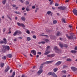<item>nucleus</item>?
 Returning <instances> with one entry per match:
<instances>
[{
    "mask_svg": "<svg viewBox=\"0 0 77 77\" xmlns=\"http://www.w3.org/2000/svg\"><path fill=\"white\" fill-rule=\"evenodd\" d=\"M5 48L6 49V50H9L10 49V47L9 46H5Z\"/></svg>",
    "mask_w": 77,
    "mask_h": 77,
    "instance_id": "dca6fc26",
    "label": "nucleus"
},
{
    "mask_svg": "<svg viewBox=\"0 0 77 77\" xmlns=\"http://www.w3.org/2000/svg\"><path fill=\"white\" fill-rule=\"evenodd\" d=\"M60 33L59 32H57V36H60Z\"/></svg>",
    "mask_w": 77,
    "mask_h": 77,
    "instance_id": "e433bc0d",
    "label": "nucleus"
},
{
    "mask_svg": "<svg viewBox=\"0 0 77 77\" xmlns=\"http://www.w3.org/2000/svg\"><path fill=\"white\" fill-rule=\"evenodd\" d=\"M7 56L9 58H11L12 57V55L11 54H8L7 55Z\"/></svg>",
    "mask_w": 77,
    "mask_h": 77,
    "instance_id": "4be33fe9",
    "label": "nucleus"
},
{
    "mask_svg": "<svg viewBox=\"0 0 77 77\" xmlns=\"http://www.w3.org/2000/svg\"><path fill=\"white\" fill-rule=\"evenodd\" d=\"M26 32L27 33H28V34H30V31H29V30H27Z\"/></svg>",
    "mask_w": 77,
    "mask_h": 77,
    "instance_id": "37998d69",
    "label": "nucleus"
},
{
    "mask_svg": "<svg viewBox=\"0 0 77 77\" xmlns=\"http://www.w3.org/2000/svg\"><path fill=\"white\" fill-rule=\"evenodd\" d=\"M45 35L40 34L39 35L40 36H45Z\"/></svg>",
    "mask_w": 77,
    "mask_h": 77,
    "instance_id": "49530a36",
    "label": "nucleus"
},
{
    "mask_svg": "<svg viewBox=\"0 0 77 77\" xmlns=\"http://www.w3.org/2000/svg\"><path fill=\"white\" fill-rule=\"evenodd\" d=\"M67 61H69V62H71L72 60L71 59L69 58H68L67 60Z\"/></svg>",
    "mask_w": 77,
    "mask_h": 77,
    "instance_id": "f704fd0d",
    "label": "nucleus"
},
{
    "mask_svg": "<svg viewBox=\"0 0 77 77\" xmlns=\"http://www.w3.org/2000/svg\"><path fill=\"white\" fill-rule=\"evenodd\" d=\"M47 32H50V30H46Z\"/></svg>",
    "mask_w": 77,
    "mask_h": 77,
    "instance_id": "e2e57ef3",
    "label": "nucleus"
},
{
    "mask_svg": "<svg viewBox=\"0 0 77 77\" xmlns=\"http://www.w3.org/2000/svg\"><path fill=\"white\" fill-rule=\"evenodd\" d=\"M8 33L9 34H10V33H11V31H9V32H8Z\"/></svg>",
    "mask_w": 77,
    "mask_h": 77,
    "instance_id": "69168bd1",
    "label": "nucleus"
},
{
    "mask_svg": "<svg viewBox=\"0 0 77 77\" xmlns=\"http://www.w3.org/2000/svg\"><path fill=\"white\" fill-rule=\"evenodd\" d=\"M6 0H3L2 3L4 5H5L6 3Z\"/></svg>",
    "mask_w": 77,
    "mask_h": 77,
    "instance_id": "bb28decb",
    "label": "nucleus"
},
{
    "mask_svg": "<svg viewBox=\"0 0 77 77\" xmlns=\"http://www.w3.org/2000/svg\"><path fill=\"white\" fill-rule=\"evenodd\" d=\"M53 61H48L45 62V64H49V63H53Z\"/></svg>",
    "mask_w": 77,
    "mask_h": 77,
    "instance_id": "f8f14e48",
    "label": "nucleus"
},
{
    "mask_svg": "<svg viewBox=\"0 0 77 77\" xmlns=\"http://www.w3.org/2000/svg\"><path fill=\"white\" fill-rule=\"evenodd\" d=\"M63 68H65V69H66L68 68V67H67V66H66V65H64L63 66Z\"/></svg>",
    "mask_w": 77,
    "mask_h": 77,
    "instance_id": "7c9ffc66",
    "label": "nucleus"
},
{
    "mask_svg": "<svg viewBox=\"0 0 77 77\" xmlns=\"http://www.w3.org/2000/svg\"><path fill=\"white\" fill-rule=\"evenodd\" d=\"M70 52H71L72 53H74V54H75L76 53L77 51L75 50H71L70 51Z\"/></svg>",
    "mask_w": 77,
    "mask_h": 77,
    "instance_id": "a211bd4d",
    "label": "nucleus"
},
{
    "mask_svg": "<svg viewBox=\"0 0 77 77\" xmlns=\"http://www.w3.org/2000/svg\"><path fill=\"white\" fill-rule=\"evenodd\" d=\"M73 12L74 15H77V10H75V9L73 10Z\"/></svg>",
    "mask_w": 77,
    "mask_h": 77,
    "instance_id": "9d476101",
    "label": "nucleus"
},
{
    "mask_svg": "<svg viewBox=\"0 0 77 77\" xmlns=\"http://www.w3.org/2000/svg\"><path fill=\"white\" fill-rule=\"evenodd\" d=\"M58 9H60V10H65L66 9V8L64 6H60L58 8Z\"/></svg>",
    "mask_w": 77,
    "mask_h": 77,
    "instance_id": "7ed1b4c3",
    "label": "nucleus"
},
{
    "mask_svg": "<svg viewBox=\"0 0 77 77\" xmlns=\"http://www.w3.org/2000/svg\"><path fill=\"white\" fill-rule=\"evenodd\" d=\"M58 70V68H56L54 69V71L55 72H57Z\"/></svg>",
    "mask_w": 77,
    "mask_h": 77,
    "instance_id": "5701e85b",
    "label": "nucleus"
},
{
    "mask_svg": "<svg viewBox=\"0 0 77 77\" xmlns=\"http://www.w3.org/2000/svg\"><path fill=\"white\" fill-rule=\"evenodd\" d=\"M7 16L8 17V18H9V19H10V20H11V17H9V15H7Z\"/></svg>",
    "mask_w": 77,
    "mask_h": 77,
    "instance_id": "a19ab883",
    "label": "nucleus"
},
{
    "mask_svg": "<svg viewBox=\"0 0 77 77\" xmlns=\"http://www.w3.org/2000/svg\"><path fill=\"white\" fill-rule=\"evenodd\" d=\"M27 40L28 41H30L31 40V38H30L28 37L27 38Z\"/></svg>",
    "mask_w": 77,
    "mask_h": 77,
    "instance_id": "a878e982",
    "label": "nucleus"
},
{
    "mask_svg": "<svg viewBox=\"0 0 77 77\" xmlns=\"http://www.w3.org/2000/svg\"><path fill=\"white\" fill-rule=\"evenodd\" d=\"M20 2H21V3H24V1L23 0H20Z\"/></svg>",
    "mask_w": 77,
    "mask_h": 77,
    "instance_id": "052dcab7",
    "label": "nucleus"
},
{
    "mask_svg": "<svg viewBox=\"0 0 77 77\" xmlns=\"http://www.w3.org/2000/svg\"><path fill=\"white\" fill-rule=\"evenodd\" d=\"M52 75L53 76V77H54V76H55L56 75V73L53 72L52 73Z\"/></svg>",
    "mask_w": 77,
    "mask_h": 77,
    "instance_id": "79ce46f5",
    "label": "nucleus"
},
{
    "mask_svg": "<svg viewBox=\"0 0 77 77\" xmlns=\"http://www.w3.org/2000/svg\"><path fill=\"white\" fill-rule=\"evenodd\" d=\"M50 37L51 38V39H53V36L51 35H50Z\"/></svg>",
    "mask_w": 77,
    "mask_h": 77,
    "instance_id": "c03bdc74",
    "label": "nucleus"
},
{
    "mask_svg": "<svg viewBox=\"0 0 77 77\" xmlns=\"http://www.w3.org/2000/svg\"><path fill=\"white\" fill-rule=\"evenodd\" d=\"M42 44H45V42H41Z\"/></svg>",
    "mask_w": 77,
    "mask_h": 77,
    "instance_id": "8fccbe9b",
    "label": "nucleus"
},
{
    "mask_svg": "<svg viewBox=\"0 0 77 77\" xmlns=\"http://www.w3.org/2000/svg\"><path fill=\"white\" fill-rule=\"evenodd\" d=\"M55 6H59V5L57 3H56L55 5Z\"/></svg>",
    "mask_w": 77,
    "mask_h": 77,
    "instance_id": "09e8293b",
    "label": "nucleus"
},
{
    "mask_svg": "<svg viewBox=\"0 0 77 77\" xmlns=\"http://www.w3.org/2000/svg\"><path fill=\"white\" fill-rule=\"evenodd\" d=\"M5 31H6V28H4L3 32H5Z\"/></svg>",
    "mask_w": 77,
    "mask_h": 77,
    "instance_id": "5fc2aeb1",
    "label": "nucleus"
},
{
    "mask_svg": "<svg viewBox=\"0 0 77 77\" xmlns=\"http://www.w3.org/2000/svg\"><path fill=\"white\" fill-rule=\"evenodd\" d=\"M45 36H46V38H48V35H45Z\"/></svg>",
    "mask_w": 77,
    "mask_h": 77,
    "instance_id": "4d7b16f0",
    "label": "nucleus"
},
{
    "mask_svg": "<svg viewBox=\"0 0 77 77\" xmlns=\"http://www.w3.org/2000/svg\"><path fill=\"white\" fill-rule=\"evenodd\" d=\"M61 63L62 62H61V61H59L57 62L56 64H55V66H58V65H60Z\"/></svg>",
    "mask_w": 77,
    "mask_h": 77,
    "instance_id": "1a4fd4ad",
    "label": "nucleus"
},
{
    "mask_svg": "<svg viewBox=\"0 0 77 77\" xmlns=\"http://www.w3.org/2000/svg\"><path fill=\"white\" fill-rule=\"evenodd\" d=\"M56 52V53H60V50H59V49H57V50H56L55 51Z\"/></svg>",
    "mask_w": 77,
    "mask_h": 77,
    "instance_id": "c85d7f7f",
    "label": "nucleus"
},
{
    "mask_svg": "<svg viewBox=\"0 0 77 77\" xmlns=\"http://www.w3.org/2000/svg\"><path fill=\"white\" fill-rule=\"evenodd\" d=\"M31 52L32 53H33L35 55H36V51L35 50H32L31 51Z\"/></svg>",
    "mask_w": 77,
    "mask_h": 77,
    "instance_id": "4468645a",
    "label": "nucleus"
},
{
    "mask_svg": "<svg viewBox=\"0 0 77 77\" xmlns=\"http://www.w3.org/2000/svg\"><path fill=\"white\" fill-rule=\"evenodd\" d=\"M25 2L26 5H29V2L28 1H26Z\"/></svg>",
    "mask_w": 77,
    "mask_h": 77,
    "instance_id": "473e14b6",
    "label": "nucleus"
},
{
    "mask_svg": "<svg viewBox=\"0 0 77 77\" xmlns=\"http://www.w3.org/2000/svg\"><path fill=\"white\" fill-rule=\"evenodd\" d=\"M19 33H20V32L18 31H17L14 32V34H13V35L14 36H15L16 35H19Z\"/></svg>",
    "mask_w": 77,
    "mask_h": 77,
    "instance_id": "39448f33",
    "label": "nucleus"
},
{
    "mask_svg": "<svg viewBox=\"0 0 77 77\" xmlns=\"http://www.w3.org/2000/svg\"><path fill=\"white\" fill-rule=\"evenodd\" d=\"M2 51H3V52H5L6 51V46L5 45H2Z\"/></svg>",
    "mask_w": 77,
    "mask_h": 77,
    "instance_id": "20e7f679",
    "label": "nucleus"
},
{
    "mask_svg": "<svg viewBox=\"0 0 77 77\" xmlns=\"http://www.w3.org/2000/svg\"><path fill=\"white\" fill-rule=\"evenodd\" d=\"M45 41L46 42L48 43V42L49 40L48 39H46L45 40Z\"/></svg>",
    "mask_w": 77,
    "mask_h": 77,
    "instance_id": "c9c22d12",
    "label": "nucleus"
},
{
    "mask_svg": "<svg viewBox=\"0 0 77 77\" xmlns=\"http://www.w3.org/2000/svg\"><path fill=\"white\" fill-rule=\"evenodd\" d=\"M22 9L23 11H24V9H25V8L24 7H23V8H22Z\"/></svg>",
    "mask_w": 77,
    "mask_h": 77,
    "instance_id": "680f3d73",
    "label": "nucleus"
},
{
    "mask_svg": "<svg viewBox=\"0 0 77 77\" xmlns=\"http://www.w3.org/2000/svg\"><path fill=\"white\" fill-rule=\"evenodd\" d=\"M14 12L15 14H19V12H17V11H15Z\"/></svg>",
    "mask_w": 77,
    "mask_h": 77,
    "instance_id": "6e6d98bb",
    "label": "nucleus"
},
{
    "mask_svg": "<svg viewBox=\"0 0 77 77\" xmlns=\"http://www.w3.org/2000/svg\"><path fill=\"white\" fill-rule=\"evenodd\" d=\"M32 9H35V6H32Z\"/></svg>",
    "mask_w": 77,
    "mask_h": 77,
    "instance_id": "338daca9",
    "label": "nucleus"
},
{
    "mask_svg": "<svg viewBox=\"0 0 77 77\" xmlns=\"http://www.w3.org/2000/svg\"><path fill=\"white\" fill-rule=\"evenodd\" d=\"M20 26H21L24 28V27H25V25L23 23H20Z\"/></svg>",
    "mask_w": 77,
    "mask_h": 77,
    "instance_id": "aec40b11",
    "label": "nucleus"
},
{
    "mask_svg": "<svg viewBox=\"0 0 77 77\" xmlns=\"http://www.w3.org/2000/svg\"><path fill=\"white\" fill-rule=\"evenodd\" d=\"M43 68V65L42 64L40 66V69H42Z\"/></svg>",
    "mask_w": 77,
    "mask_h": 77,
    "instance_id": "58836bf2",
    "label": "nucleus"
},
{
    "mask_svg": "<svg viewBox=\"0 0 77 77\" xmlns=\"http://www.w3.org/2000/svg\"><path fill=\"white\" fill-rule=\"evenodd\" d=\"M26 10L27 11H30V10L29 9L28 7H27Z\"/></svg>",
    "mask_w": 77,
    "mask_h": 77,
    "instance_id": "a18cd8bd",
    "label": "nucleus"
},
{
    "mask_svg": "<svg viewBox=\"0 0 77 77\" xmlns=\"http://www.w3.org/2000/svg\"><path fill=\"white\" fill-rule=\"evenodd\" d=\"M10 68H9V66H7L6 68V69H5V72H8V70L10 69Z\"/></svg>",
    "mask_w": 77,
    "mask_h": 77,
    "instance_id": "ddd939ff",
    "label": "nucleus"
},
{
    "mask_svg": "<svg viewBox=\"0 0 77 77\" xmlns=\"http://www.w3.org/2000/svg\"><path fill=\"white\" fill-rule=\"evenodd\" d=\"M38 44H42L41 42H38Z\"/></svg>",
    "mask_w": 77,
    "mask_h": 77,
    "instance_id": "0e129e2a",
    "label": "nucleus"
},
{
    "mask_svg": "<svg viewBox=\"0 0 77 77\" xmlns=\"http://www.w3.org/2000/svg\"><path fill=\"white\" fill-rule=\"evenodd\" d=\"M75 50H77V46H76L75 47Z\"/></svg>",
    "mask_w": 77,
    "mask_h": 77,
    "instance_id": "13d9d810",
    "label": "nucleus"
},
{
    "mask_svg": "<svg viewBox=\"0 0 77 77\" xmlns=\"http://www.w3.org/2000/svg\"><path fill=\"white\" fill-rule=\"evenodd\" d=\"M62 22H63V23H66V22H65V19L63 18H62Z\"/></svg>",
    "mask_w": 77,
    "mask_h": 77,
    "instance_id": "393cba45",
    "label": "nucleus"
},
{
    "mask_svg": "<svg viewBox=\"0 0 77 77\" xmlns=\"http://www.w3.org/2000/svg\"><path fill=\"white\" fill-rule=\"evenodd\" d=\"M66 75H63L62 77H66Z\"/></svg>",
    "mask_w": 77,
    "mask_h": 77,
    "instance_id": "774afa93",
    "label": "nucleus"
},
{
    "mask_svg": "<svg viewBox=\"0 0 77 77\" xmlns=\"http://www.w3.org/2000/svg\"><path fill=\"white\" fill-rule=\"evenodd\" d=\"M57 22L56 20H54L53 21V23L54 24H56V23H57Z\"/></svg>",
    "mask_w": 77,
    "mask_h": 77,
    "instance_id": "c756f323",
    "label": "nucleus"
},
{
    "mask_svg": "<svg viewBox=\"0 0 77 77\" xmlns=\"http://www.w3.org/2000/svg\"><path fill=\"white\" fill-rule=\"evenodd\" d=\"M63 47H65L66 48H67L68 47V45L66 44H64Z\"/></svg>",
    "mask_w": 77,
    "mask_h": 77,
    "instance_id": "cd10ccee",
    "label": "nucleus"
},
{
    "mask_svg": "<svg viewBox=\"0 0 77 77\" xmlns=\"http://www.w3.org/2000/svg\"><path fill=\"white\" fill-rule=\"evenodd\" d=\"M38 54H39L40 55H41V52H39L38 53Z\"/></svg>",
    "mask_w": 77,
    "mask_h": 77,
    "instance_id": "3c124183",
    "label": "nucleus"
},
{
    "mask_svg": "<svg viewBox=\"0 0 77 77\" xmlns=\"http://www.w3.org/2000/svg\"><path fill=\"white\" fill-rule=\"evenodd\" d=\"M54 48L55 50L56 51L57 50V49H59V48H57V46H55L54 47Z\"/></svg>",
    "mask_w": 77,
    "mask_h": 77,
    "instance_id": "72a5a7b5",
    "label": "nucleus"
},
{
    "mask_svg": "<svg viewBox=\"0 0 77 77\" xmlns=\"http://www.w3.org/2000/svg\"><path fill=\"white\" fill-rule=\"evenodd\" d=\"M66 36L68 39H73V36H68L67 34H66Z\"/></svg>",
    "mask_w": 77,
    "mask_h": 77,
    "instance_id": "423d86ee",
    "label": "nucleus"
},
{
    "mask_svg": "<svg viewBox=\"0 0 77 77\" xmlns=\"http://www.w3.org/2000/svg\"><path fill=\"white\" fill-rule=\"evenodd\" d=\"M55 56V54H50L47 55V57H53L54 56Z\"/></svg>",
    "mask_w": 77,
    "mask_h": 77,
    "instance_id": "0eeeda50",
    "label": "nucleus"
},
{
    "mask_svg": "<svg viewBox=\"0 0 77 77\" xmlns=\"http://www.w3.org/2000/svg\"><path fill=\"white\" fill-rule=\"evenodd\" d=\"M42 72H43V70H42V69H41L37 72V74L38 75H40Z\"/></svg>",
    "mask_w": 77,
    "mask_h": 77,
    "instance_id": "9b49d317",
    "label": "nucleus"
},
{
    "mask_svg": "<svg viewBox=\"0 0 77 77\" xmlns=\"http://www.w3.org/2000/svg\"><path fill=\"white\" fill-rule=\"evenodd\" d=\"M52 3H53V1H51L50 2V5H52Z\"/></svg>",
    "mask_w": 77,
    "mask_h": 77,
    "instance_id": "bf43d9fd",
    "label": "nucleus"
},
{
    "mask_svg": "<svg viewBox=\"0 0 77 77\" xmlns=\"http://www.w3.org/2000/svg\"><path fill=\"white\" fill-rule=\"evenodd\" d=\"M64 44H63V43H60L59 45V46H60V47L61 48H62V47H63V45Z\"/></svg>",
    "mask_w": 77,
    "mask_h": 77,
    "instance_id": "412c9836",
    "label": "nucleus"
},
{
    "mask_svg": "<svg viewBox=\"0 0 77 77\" xmlns=\"http://www.w3.org/2000/svg\"><path fill=\"white\" fill-rule=\"evenodd\" d=\"M62 72H64V73H66V70H64L62 71Z\"/></svg>",
    "mask_w": 77,
    "mask_h": 77,
    "instance_id": "864d4df0",
    "label": "nucleus"
},
{
    "mask_svg": "<svg viewBox=\"0 0 77 77\" xmlns=\"http://www.w3.org/2000/svg\"><path fill=\"white\" fill-rule=\"evenodd\" d=\"M39 10V8H37L35 11V12L36 13L37 12H38V11Z\"/></svg>",
    "mask_w": 77,
    "mask_h": 77,
    "instance_id": "2f4dec72",
    "label": "nucleus"
},
{
    "mask_svg": "<svg viewBox=\"0 0 77 77\" xmlns=\"http://www.w3.org/2000/svg\"><path fill=\"white\" fill-rule=\"evenodd\" d=\"M3 40L4 41L2 40L0 41V44H3L4 43L5 44H7V41L6 40V39L5 38H4L3 39Z\"/></svg>",
    "mask_w": 77,
    "mask_h": 77,
    "instance_id": "f03ea898",
    "label": "nucleus"
},
{
    "mask_svg": "<svg viewBox=\"0 0 77 77\" xmlns=\"http://www.w3.org/2000/svg\"><path fill=\"white\" fill-rule=\"evenodd\" d=\"M50 46H48L47 47V49L45 51V53H44V55H47V54L50 53L51 52L50 51H48L50 50Z\"/></svg>",
    "mask_w": 77,
    "mask_h": 77,
    "instance_id": "f257e3e1",
    "label": "nucleus"
},
{
    "mask_svg": "<svg viewBox=\"0 0 77 77\" xmlns=\"http://www.w3.org/2000/svg\"><path fill=\"white\" fill-rule=\"evenodd\" d=\"M52 74V73L51 72H49L48 73V75H51Z\"/></svg>",
    "mask_w": 77,
    "mask_h": 77,
    "instance_id": "4c0bfd02",
    "label": "nucleus"
},
{
    "mask_svg": "<svg viewBox=\"0 0 77 77\" xmlns=\"http://www.w3.org/2000/svg\"><path fill=\"white\" fill-rule=\"evenodd\" d=\"M47 14H48V15H50V14H51V16H52V13H51V11H48V12H47Z\"/></svg>",
    "mask_w": 77,
    "mask_h": 77,
    "instance_id": "2eb2a0df",
    "label": "nucleus"
},
{
    "mask_svg": "<svg viewBox=\"0 0 77 77\" xmlns=\"http://www.w3.org/2000/svg\"><path fill=\"white\" fill-rule=\"evenodd\" d=\"M21 20H22V21H25L26 20V17H21Z\"/></svg>",
    "mask_w": 77,
    "mask_h": 77,
    "instance_id": "6ab92c4d",
    "label": "nucleus"
},
{
    "mask_svg": "<svg viewBox=\"0 0 77 77\" xmlns=\"http://www.w3.org/2000/svg\"><path fill=\"white\" fill-rule=\"evenodd\" d=\"M70 35L71 36H73V37H74V36H75V35H74V34L73 33L71 32L70 33Z\"/></svg>",
    "mask_w": 77,
    "mask_h": 77,
    "instance_id": "b1692460",
    "label": "nucleus"
},
{
    "mask_svg": "<svg viewBox=\"0 0 77 77\" xmlns=\"http://www.w3.org/2000/svg\"><path fill=\"white\" fill-rule=\"evenodd\" d=\"M12 6L14 8H15V7H16V5H13Z\"/></svg>",
    "mask_w": 77,
    "mask_h": 77,
    "instance_id": "603ef678",
    "label": "nucleus"
},
{
    "mask_svg": "<svg viewBox=\"0 0 77 77\" xmlns=\"http://www.w3.org/2000/svg\"><path fill=\"white\" fill-rule=\"evenodd\" d=\"M33 38H34V39H36V36L35 35H33Z\"/></svg>",
    "mask_w": 77,
    "mask_h": 77,
    "instance_id": "de8ad7c7",
    "label": "nucleus"
},
{
    "mask_svg": "<svg viewBox=\"0 0 77 77\" xmlns=\"http://www.w3.org/2000/svg\"><path fill=\"white\" fill-rule=\"evenodd\" d=\"M5 65V63H1L0 64V67H1V68H3V66H4Z\"/></svg>",
    "mask_w": 77,
    "mask_h": 77,
    "instance_id": "f3484780",
    "label": "nucleus"
},
{
    "mask_svg": "<svg viewBox=\"0 0 77 77\" xmlns=\"http://www.w3.org/2000/svg\"><path fill=\"white\" fill-rule=\"evenodd\" d=\"M2 59H3L4 60H6V56H4L2 58Z\"/></svg>",
    "mask_w": 77,
    "mask_h": 77,
    "instance_id": "ea45409f",
    "label": "nucleus"
},
{
    "mask_svg": "<svg viewBox=\"0 0 77 77\" xmlns=\"http://www.w3.org/2000/svg\"><path fill=\"white\" fill-rule=\"evenodd\" d=\"M71 69H72L73 71H77V68L75 67H71Z\"/></svg>",
    "mask_w": 77,
    "mask_h": 77,
    "instance_id": "6e6552de",
    "label": "nucleus"
}]
</instances>
